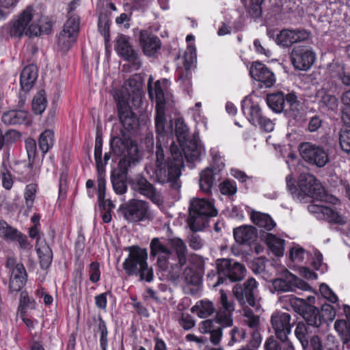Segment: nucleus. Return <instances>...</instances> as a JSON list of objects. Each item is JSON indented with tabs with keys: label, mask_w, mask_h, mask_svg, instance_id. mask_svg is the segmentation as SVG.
Masks as SVG:
<instances>
[{
	"label": "nucleus",
	"mask_w": 350,
	"mask_h": 350,
	"mask_svg": "<svg viewBox=\"0 0 350 350\" xmlns=\"http://www.w3.org/2000/svg\"><path fill=\"white\" fill-rule=\"evenodd\" d=\"M21 137V133L16 130H9L3 136L5 144H12L16 142Z\"/></svg>",
	"instance_id": "obj_62"
},
{
	"label": "nucleus",
	"mask_w": 350,
	"mask_h": 350,
	"mask_svg": "<svg viewBox=\"0 0 350 350\" xmlns=\"http://www.w3.org/2000/svg\"><path fill=\"white\" fill-rule=\"evenodd\" d=\"M301 158L310 165L323 167L329 162L328 149L311 142H304L299 145Z\"/></svg>",
	"instance_id": "obj_11"
},
{
	"label": "nucleus",
	"mask_w": 350,
	"mask_h": 350,
	"mask_svg": "<svg viewBox=\"0 0 350 350\" xmlns=\"http://www.w3.org/2000/svg\"><path fill=\"white\" fill-rule=\"evenodd\" d=\"M131 188L150 199L154 204H161L163 202V198L153 185L142 176H137L131 181Z\"/></svg>",
	"instance_id": "obj_18"
},
{
	"label": "nucleus",
	"mask_w": 350,
	"mask_h": 350,
	"mask_svg": "<svg viewBox=\"0 0 350 350\" xmlns=\"http://www.w3.org/2000/svg\"><path fill=\"white\" fill-rule=\"evenodd\" d=\"M308 209L318 219H324L329 223L340 225L346 223V219L344 217L332 208L323 205L321 202L310 204L308 206Z\"/></svg>",
	"instance_id": "obj_21"
},
{
	"label": "nucleus",
	"mask_w": 350,
	"mask_h": 350,
	"mask_svg": "<svg viewBox=\"0 0 350 350\" xmlns=\"http://www.w3.org/2000/svg\"><path fill=\"white\" fill-rule=\"evenodd\" d=\"M308 325L318 327L321 324V317L319 310L314 306H308V309L301 315Z\"/></svg>",
	"instance_id": "obj_41"
},
{
	"label": "nucleus",
	"mask_w": 350,
	"mask_h": 350,
	"mask_svg": "<svg viewBox=\"0 0 350 350\" xmlns=\"http://www.w3.org/2000/svg\"><path fill=\"white\" fill-rule=\"evenodd\" d=\"M187 253L185 243L178 237L169 238L165 243L158 238H154L150 243V254L153 256H157L158 266L162 270H167L170 265L172 267L174 263L170 261L174 260L176 257V273H179L187 262Z\"/></svg>",
	"instance_id": "obj_2"
},
{
	"label": "nucleus",
	"mask_w": 350,
	"mask_h": 350,
	"mask_svg": "<svg viewBox=\"0 0 350 350\" xmlns=\"http://www.w3.org/2000/svg\"><path fill=\"white\" fill-rule=\"evenodd\" d=\"M98 28L100 33L103 36L105 42H107L109 40V22L107 16H99Z\"/></svg>",
	"instance_id": "obj_52"
},
{
	"label": "nucleus",
	"mask_w": 350,
	"mask_h": 350,
	"mask_svg": "<svg viewBox=\"0 0 350 350\" xmlns=\"http://www.w3.org/2000/svg\"><path fill=\"white\" fill-rule=\"evenodd\" d=\"M189 129L182 118H178L175 122V133L179 145L186 142Z\"/></svg>",
	"instance_id": "obj_47"
},
{
	"label": "nucleus",
	"mask_w": 350,
	"mask_h": 350,
	"mask_svg": "<svg viewBox=\"0 0 350 350\" xmlns=\"http://www.w3.org/2000/svg\"><path fill=\"white\" fill-rule=\"evenodd\" d=\"M113 153L117 156H123L120 160V165L126 163L129 166L139 160V150L136 142L123 136L114 137L110 142Z\"/></svg>",
	"instance_id": "obj_10"
},
{
	"label": "nucleus",
	"mask_w": 350,
	"mask_h": 350,
	"mask_svg": "<svg viewBox=\"0 0 350 350\" xmlns=\"http://www.w3.org/2000/svg\"><path fill=\"white\" fill-rule=\"evenodd\" d=\"M100 265L97 262H92L90 265V280L96 283L100 280Z\"/></svg>",
	"instance_id": "obj_60"
},
{
	"label": "nucleus",
	"mask_w": 350,
	"mask_h": 350,
	"mask_svg": "<svg viewBox=\"0 0 350 350\" xmlns=\"http://www.w3.org/2000/svg\"><path fill=\"white\" fill-rule=\"evenodd\" d=\"M103 140L97 135L95 139L94 159L98 172V199L102 206H105V180L103 176L104 165L102 163Z\"/></svg>",
	"instance_id": "obj_17"
},
{
	"label": "nucleus",
	"mask_w": 350,
	"mask_h": 350,
	"mask_svg": "<svg viewBox=\"0 0 350 350\" xmlns=\"http://www.w3.org/2000/svg\"><path fill=\"white\" fill-rule=\"evenodd\" d=\"M220 179L218 172L213 170L212 167H207L200 172L199 185L200 191L206 194L211 192L213 187Z\"/></svg>",
	"instance_id": "obj_29"
},
{
	"label": "nucleus",
	"mask_w": 350,
	"mask_h": 350,
	"mask_svg": "<svg viewBox=\"0 0 350 350\" xmlns=\"http://www.w3.org/2000/svg\"><path fill=\"white\" fill-rule=\"evenodd\" d=\"M166 134L157 133L155 163L147 165L145 170L153 180L161 184L169 183L173 189L178 191L181 187L179 178L183 167V154L178 146L173 142L170 148L171 158L165 160L163 143L165 141Z\"/></svg>",
	"instance_id": "obj_1"
},
{
	"label": "nucleus",
	"mask_w": 350,
	"mask_h": 350,
	"mask_svg": "<svg viewBox=\"0 0 350 350\" xmlns=\"http://www.w3.org/2000/svg\"><path fill=\"white\" fill-rule=\"evenodd\" d=\"M77 37L72 33L62 31L57 38L58 48L62 51H68L77 41Z\"/></svg>",
	"instance_id": "obj_43"
},
{
	"label": "nucleus",
	"mask_w": 350,
	"mask_h": 350,
	"mask_svg": "<svg viewBox=\"0 0 350 350\" xmlns=\"http://www.w3.org/2000/svg\"><path fill=\"white\" fill-rule=\"evenodd\" d=\"M283 276L284 278H278L273 281L272 286L275 291H294L296 288L306 291L311 290V287L308 283L287 270L284 271Z\"/></svg>",
	"instance_id": "obj_15"
},
{
	"label": "nucleus",
	"mask_w": 350,
	"mask_h": 350,
	"mask_svg": "<svg viewBox=\"0 0 350 350\" xmlns=\"http://www.w3.org/2000/svg\"><path fill=\"white\" fill-rule=\"evenodd\" d=\"M38 78V69L33 64L25 66L21 74L20 83L21 89L27 92L33 86Z\"/></svg>",
	"instance_id": "obj_33"
},
{
	"label": "nucleus",
	"mask_w": 350,
	"mask_h": 350,
	"mask_svg": "<svg viewBox=\"0 0 350 350\" xmlns=\"http://www.w3.org/2000/svg\"><path fill=\"white\" fill-rule=\"evenodd\" d=\"M116 50L119 55L131 63V66L133 70H137L140 68L142 62L139 55L132 49L125 36H118Z\"/></svg>",
	"instance_id": "obj_22"
},
{
	"label": "nucleus",
	"mask_w": 350,
	"mask_h": 350,
	"mask_svg": "<svg viewBox=\"0 0 350 350\" xmlns=\"http://www.w3.org/2000/svg\"><path fill=\"white\" fill-rule=\"evenodd\" d=\"M252 79L262 83L260 87L271 88L275 83L274 74L263 64L254 62L250 69Z\"/></svg>",
	"instance_id": "obj_25"
},
{
	"label": "nucleus",
	"mask_w": 350,
	"mask_h": 350,
	"mask_svg": "<svg viewBox=\"0 0 350 350\" xmlns=\"http://www.w3.org/2000/svg\"><path fill=\"white\" fill-rule=\"evenodd\" d=\"M152 78L148 83V94L151 100H155L157 103L155 115V129L157 133H172V125L166 126L165 116V93L170 86V81L166 79L158 80L154 87L150 85Z\"/></svg>",
	"instance_id": "obj_6"
},
{
	"label": "nucleus",
	"mask_w": 350,
	"mask_h": 350,
	"mask_svg": "<svg viewBox=\"0 0 350 350\" xmlns=\"http://www.w3.org/2000/svg\"><path fill=\"white\" fill-rule=\"evenodd\" d=\"M37 189L38 186L35 183L29 184L25 187L24 198L25 200V204L28 208H31L33 206Z\"/></svg>",
	"instance_id": "obj_49"
},
{
	"label": "nucleus",
	"mask_w": 350,
	"mask_h": 350,
	"mask_svg": "<svg viewBox=\"0 0 350 350\" xmlns=\"http://www.w3.org/2000/svg\"><path fill=\"white\" fill-rule=\"evenodd\" d=\"M290 57L295 70L306 71L314 64L316 53L308 46H297L293 49Z\"/></svg>",
	"instance_id": "obj_13"
},
{
	"label": "nucleus",
	"mask_w": 350,
	"mask_h": 350,
	"mask_svg": "<svg viewBox=\"0 0 350 350\" xmlns=\"http://www.w3.org/2000/svg\"><path fill=\"white\" fill-rule=\"evenodd\" d=\"M179 323L183 329L189 330L195 325V321L189 314H183L179 320Z\"/></svg>",
	"instance_id": "obj_63"
},
{
	"label": "nucleus",
	"mask_w": 350,
	"mask_h": 350,
	"mask_svg": "<svg viewBox=\"0 0 350 350\" xmlns=\"http://www.w3.org/2000/svg\"><path fill=\"white\" fill-rule=\"evenodd\" d=\"M2 122L6 125H30L33 118L30 113L25 109H12L5 111L1 117Z\"/></svg>",
	"instance_id": "obj_26"
},
{
	"label": "nucleus",
	"mask_w": 350,
	"mask_h": 350,
	"mask_svg": "<svg viewBox=\"0 0 350 350\" xmlns=\"http://www.w3.org/2000/svg\"><path fill=\"white\" fill-rule=\"evenodd\" d=\"M36 251L40 259V264L42 269L48 268L53 260V252L45 239L38 237L36 242Z\"/></svg>",
	"instance_id": "obj_31"
},
{
	"label": "nucleus",
	"mask_w": 350,
	"mask_h": 350,
	"mask_svg": "<svg viewBox=\"0 0 350 350\" xmlns=\"http://www.w3.org/2000/svg\"><path fill=\"white\" fill-rule=\"evenodd\" d=\"M47 105V100L44 90L39 91L32 100V110L36 114H42Z\"/></svg>",
	"instance_id": "obj_45"
},
{
	"label": "nucleus",
	"mask_w": 350,
	"mask_h": 350,
	"mask_svg": "<svg viewBox=\"0 0 350 350\" xmlns=\"http://www.w3.org/2000/svg\"><path fill=\"white\" fill-rule=\"evenodd\" d=\"M27 272L22 263H17L12 268L10 278L9 288L10 291L18 292L25 284L27 281Z\"/></svg>",
	"instance_id": "obj_30"
},
{
	"label": "nucleus",
	"mask_w": 350,
	"mask_h": 350,
	"mask_svg": "<svg viewBox=\"0 0 350 350\" xmlns=\"http://www.w3.org/2000/svg\"><path fill=\"white\" fill-rule=\"evenodd\" d=\"M129 255L122 267L128 275L139 277L140 281L151 282L154 278L152 267L148 265V251L145 248L133 245L129 247Z\"/></svg>",
	"instance_id": "obj_4"
},
{
	"label": "nucleus",
	"mask_w": 350,
	"mask_h": 350,
	"mask_svg": "<svg viewBox=\"0 0 350 350\" xmlns=\"http://www.w3.org/2000/svg\"><path fill=\"white\" fill-rule=\"evenodd\" d=\"M258 126L261 130L269 133L273 131L275 124L272 120L263 116L259 120V122H256V126Z\"/></svg>",
	"instance_id": "obj_59"
},
{
	"label": "nucleus",
	"mask_w": 350,
	"mask_h": 350,
	"mask_svg": "<svg viewBox=\"0 0 350 350\" xmlns=\"http://www.w3.org/2000/svg\"><path fill=\"white\" fill-rule=\"evenodd\" d=\"M282 301L288 303L293 310L301 315L308 309V306H311L310 304H308L305 299L297 298L293 295L284 296L282 299Z\"/></svg>",
	"instance_id": "obj_42"
},
{
	"label": "nucleus",
	"mask_w": 350,
	"mask_h": 350,
	"mask_svg": "<svg viewBox=\"0 0 350 350\" xmlns=\"http://www.w3.org/2000/svg\"><path fill=\"white\" fill-rule=\"evenodd\" d=\"M40 22V20L35 18L33 8L31 6H27L18 18L11 23L10 34L13 37H21L24 34L31 37L38 36L42 32L49 33L51 29V24H48L49 28L43 31Z\"/></svg>",
	"instance_id": "obj_7"
},
{
	"label": "nucleus",
	"mask_w": 350,
	"mask_h": 350,
	"mask_svg": "<svg viewBox=\"0 0 350 350\" xmlns=\"http://www.w3.org/2000/svg\"><path fill=\"white\" fill-rule=\"evenodd\" d=\"M285 104L288 105L286 110L298 111L299 101L295 94H288L285 97Z\"/></svg>",
	"instance_id": "obj_61"
},
{
	"label": "nucleus",
	"mask_w": 350,
	"mask_h": 350,
	"mask_svg": "<svg viewBox=\"0 0 350 350\" xmlns=\"http://www.w3.org/2000/svg\"><path fill=\"white\" fill-rule=\"evenodd\" d=\"M310 32L305 29H283L277 33L275 42L284 47H289L295 43L308 40Z\"/></svg>",
	"instance_id": "obj_23"
},
{
	"label": "nucleus",
	"mask_w": 350,
	"mask_h": 350,
	"mask_svg": "<svg viewBox=\"0 0 350 350\" xmlns=\"http://www.w3.org/2000/svg\"><path fill=\"white\" fill-rule=\"evenodd\" d=\"M250 218L257 226L268 231L271 230L276 226L270 215L266 213L253 211L250 213Z\"/></svg>",
	"instance_id": "obj_39"
},
{
	"label": "nucleus",
	"mask_w": 350,
	"mask_h": 350,
	"mask_svg": "<svg viewBox=\"0 0 350 350\" xmlns=\"http://www.w3.org/2000/svg\"><path fill=\"white\" fill-rule=\"evenodd\" d=\"M217 269L216 272L211 271L207 274L208 285L213 288L226 282L227 280L230 282L241 280L246 271L242 264L234 260L226 258L217 260Z\"/></svg>",
	"instance_id": "obj_5"
},
{
	"label": "nucleus",
	"mask_w": 350,
	"mask_h": 350,
	"mask_svg": "<svg viewBox=\"0 0 350 350\" xmlns=\"http://www.w3.org/2000/svg\"><path fill=\"white\" fill-rule=\"evenodd\" d=\"M295 334L302 345H304L305 343H308V327L305 323L302 322H299L297 323L295 330Z\"/></svg>",
	"instance_id": "obj_51"
},
{
	"label": "nucleus",
	"mask_w": 350,
	"mask_h": 350,
	"mask_svg": "<svg viewBox=\"0 0 350 350\" xmlns=\"http://www.w3.org/2000/svg\"><path fill=\"white\" fill-rule=\"evenodd\" d=\"M139 43L144 54L148 56H153L161 48L159 38L146 30L140 31Z\"/></svg>",
	"instance_id": "obj_28"
},
{
	"label": "nucleus",
	"mask_w": 350,
	"mask_h": 350,
	"mask_svg": "<svg viewBox=\"0 0 350 350\" xmlns=\"http://www.w3.org/2000/svg\"><path fill=\"white\" fill-rule=\"evenodd\" d=\"M120 209L122 211L124 219L131 223L150 221L154 217L148 203L141 200H129L122 204Z\"/></svg>",
	"instance_id": "obj_9"
},
{
	"label": "nucleus",
	"mask_w": 350,
	"mask_h": 350,
	"mask_svg": "<svg viewBox=\"0 0 350 350\" xmlns=\"http://www.w3.org/2000/svg\"><path fill=\"white\" fill-rule=\"evenodd\" d=\"M191 311L200 319L211 316L215 312L214 304L208 299L198 301L191 308Z\"/></svg>",
	"instance_id": "obj_37"
},
{
	"label": "nucleus",
	"mask_w": 350,
	"mask_h": 350,
	"mask_svg": "<svg viewBox=\"0 0 350 350\" xmlns=\"http://www.w3.org/2000/svg\"><path fill=\"white\" fill-rule=\"evenodd\" d=\"M121 124L128 132L134 133L139 127V120L137 116L130 109L121 108L119 111Z\"/></svg>",
	"instance_id": "obj_35"
},
{
	"label": "nucleus",
	"mask_w": 350,
	"mask_h": 350,
	"mask_svg": "<svg viewBox=\"0 0 350 350\" xmlns=\"http://www.w3.org/2000/svg\"><path fill=\"white\" fill-rule=\"evenodd\" d=\"M231 340L232 342H241L245 338L246 333L244 330H241L237 327H234L230 331Z\"/></svg>",
	"instance_id": "obj_64"
},
{
	"label": "nucleus",
	"mask_w": 350,
	"mask_h": 350,
	"mask_svg": "<svg viewBox=\"0 0 350 350\" xmlns=\"http://www.w3.org/2000/svg\"><path fill=\"white\" fill-rule=\"evenodd\" d=\"M266 102L269 107L275 113L282 112L286 107L285 96L282 92L268 95Z\"/></svg>",
	"instance_id": "obj_40"
},
{
	"label": "nucleus",
	"mask_w": 350,
	"mask_h": 350,
	"mask_svg": "<svg viewBox=\"0 0 350 350\" xmlns=\"http://www.w3.org/2000/svg\"><path fill=\"white\" fill-rule=\"evenodd\" d=\"M188 224L193 231H200L205 226L208 217L217 215L213 203L204 198H193L189 208Z\"/></svg>",
	"instance_id": "obj_8"
},
{
	"label": "nucleus",
	"mask_w": 350,
	"mask_h": 350,
	"mask_svg": "<svg viewBox=\"0 0 350 350\" xmlns=\"http://www.w3.org/2000/svg\"><path fill=\"white\" fill-rule=\"evenodd\" d=\"M243 317L245 318L244 323L253 329L250 344L252 347H258L262 341V337L258 330L260 322L259 317L254 314L252 310L246 307L243 308Z\"/></svg>",
	"instance_id": "obj_27"
},
{
	"label": "nucleus",
	"mask_w": 350,
	"mask_h": 350,
	"mask_svg": "<svg viewBox=\"0 0 350 350\" xmlns=\"http://www.w3.org/2000/svg\"><path fill=\"white\" fill-rule=\"evenodd\" d=\"M220 306L216 312L215 319H208L199 324L201 333L210 334L211 342L217 345L222 337V328L231 327L233 324L232 313L234 306L232 301L228 299L224 290H220Z\"/></svg>",
	"instance_id": "obj_3"
},
{
	"label": "nucleus",
	"mask_w": 350,
	"mask_h": 350,
	"mask_svg": "<svg viewBox=\"0 0 350 350\" xmlns=\"http://www.w3.org/2000/svg\"><path fill=\"white\" fill-rule=\"evenodd\" d=\"M298 186L300 191L309 197L319 201L327 200V197L324 194V189L314 176L303 173L299 176Z\"/></svg>",
	"instance_id": "obj_14"
},
{
	"label": "nucleus",
	"mask_w": 350,
	"mask_h": 350,
	"mask_svg": "<svg viewBox=\"0 0 350 350\" xmlns=\"http://www.w3.org/2000/svg\"><path fill=\"white\" fill-rule=\"evenodd\" d=\"M80 28V18L77 15L72 14L68 17L64 25L62 31L78 36Z\"/></svg>",
	"instance_id": "obj_46"
},
{
	"label": "nucleus",
	"mask_w": 350,
	"mask_h": 350,
	"mask_svg": "<svg viewBox=\"0 0 350 350\" xmlns=\"http://www.w3.org/2000/svg\"><path fill=\"white\" fill-rule=\"evenodd\" d=\"M234 237L238 243L247 244L255 241L257 237L256 230L253 226H241L234 229Z\"/></svg>",
	"instance_id": "obj_34"
},
{
	"label": "nucleus",
	"mask_w": 350,
	"mask_h": 350,
	"mask_svg": "<svg viewBox=\"0 0 350 350\" xmlns=\"http://www.w3.org/2000/svg\"><path fill=\"white\" fill-rule=\"evenodd\" d=\"M219 189L223 195L233 196L237 191V187L234 180H227L219 185Z\"/></svg>",
	"instance_id": "obj_53"
},
{
	"label": "nucleus",
	"mask_w": 350,
	"mask_h": 350,
	"mask_svg": "<svg viewBox=\"0 0 350 350\" xmlns=\"http://www.w3.org/2000/svg\"><path fill=\"white\" fill-rule=\"evenodd\" d=\"M195 62H196L195 49L193 46H189L185 57V62H183L184 68H179L178 69L179 86L188 94H190L192 86L190 69Z\"/></svg>",
	"instance_id": "obj_16"
},
{
	"label": "nucleus",
	"mask_w": 350,
	"mask_h": 350,
	"mask_svg": "<svg viewBox=\"0 0 350 350\" xmlns=\"http://www.w3.org/2000/svg\"><path fill=\"white\" fill-rule=\"evenodd\" d=\"M268 248L275 256H282L284 253L285 240L271 233L266 234L263 237Z\"/></svg>",
	"instance_id": "obj_36"
},
{
	"label": "nucleus",
	"mask_w": 350,
	"mask_h": 350,
	"mask_svg": "<svg viewBox=\"0 0 350 350\" xmlns=\"http://www.w3.org/2000/svg\"><path fill=\"white\" fill-rule=\"evenodd\" d=\"M339 143L344 152H350V129H344L340 131Z\"/></svg>",
	"instance_id": "obj_54"
},
{
	"label": "nucleus",
	"mask_w": 350,
	"mask_h": 350,
	"mask_svg": "<svg viewBox=\"0 0 350 350\" xmlns=\"http://www.w3.org/2000/svg\"><path fill=\"white\" fill-rule=\"evenodd\" d=\"M185 280L187 284L198 285L200 282V278L198 274L191 268H186L184 271Z\"/></svg>",
	"instance_id": "obj_56"
},
{
	"label": "nucleus",
	"mask_w": 350,
	"mask_h": 350,
	"mask_svg": "<svg viewBox=\"0 0 350 350\" xmlns=\"http://www.w3.org/2000/svg\"><path fill=\"white\" fill-rule=\"evenodd\" d=\"M98 332L100 334V346L102 350H107L108 345V340H107V329L105 322L101 319H98Z\"/></svg>",
	"instance_id": "obj_50"
},
{
	"label": "nucleus",
	"mask_w": 350,
	"mask_h": 350,
	"mask_svg": "<svg viewBox=\"0 0 350 350\" xmlns=\"http://www.w3.org/2000/svg\"><path fill=\"white\" fill-rule=\"evenodd\" d=\"M306 251L299 246H294L290 250V258L292 261L299 262L303 260Z\"/></svg>",
	"instance_id": "obj_58"
},
{
	"label": "nucleus",
	"mask_w": 350,
	"mask_h": 350,
	"mask_svg": "<svg viewBox=\"0 0 350 350\" xmlns=\"http://www.w3.org/2000/svg\"><path fill=\"white\" fill-rule=\"evenodd\" d=\"M184 156L187 161L194 162L198 161L201 155L204 153V146L196 140L186 141L180 144Z\"/></svg>",
	"instance_id": "obj_32"
},
{
	"label": "nucleus",
	"mask_w": 350,
	"mask_h": 350,
	"mask_svg": "<svg viewBox=\"0 0 350 350\" xmlns=\"http://www.w3.org/2000/svg\"><path fill=\"white\" fill-rule=\"evenodd\" d=\"M54 144V133L51 129H46L39 137V146L44 153H46Z\"/></svg>",
	"instance_id": "obj_44"
},
{
	"label": "nucleus",
	"mask_w": 350,
	"mask_h": 350,
	"mask_svg": "<svg viewBox=\"0 0 350 350\" xmlns=\"http://www.w3.org/2000/svg\"><path fill=\"white\" fill-rule=\"evenodd\" d=\"M256 288V280L250 278L243 285H235L233 288V293L241 305L247 304L250 306L254 307L256 304L254 294Z\"/></svg>",
	"instance_id": "obj_20"
},
{
	"label": "nucleus",
	"mask_w": 350,
	"mask_h": 350,
	"mask_svg": "<svg viewBox=\"0 0 350 350\" xmlns=\"http://www.w3.org/2000/svg\"><path fill=\"white\" fill-rule=\"evenodd\" d=\"M316 97L322 108H326L328 110L334 111L338 107V99L330 94L325 88L319 90Z\"/></svg>",
	"instance_id": "obj_38"
},
{
	"label": "nucleus",
	"mask_w": 350,
	"mask_h": 350,
	"mask_svg": "<svg viewBox=\"0 0 350 350\" xmlns=\"http://www.w3.org/2000/svg\"><path fill=\"white\" fill-rule=\"evenodd\" d=\"M211 155L212 157V163L209 167H212L214 171L218 172V174H219V172L224 168L225 159L216 149L211 150Z\"/></svg>",
	"instance_id": "obj_48"
},
{
	"label": "nucleus",
	"mask_w": 350,
	"mask_h": 350,
	"mask_svg": "<svg viewBox=\"0 0 350 350\" xmlns=\"http://www.w3.org/2000/svg\"><path fill=\"white\" fill-rule=\"evenodd\" d=\"M290 320V314L286 312H275L271 316L272 327L277 338L282 342L284 350H288V347L294 350L292 343L288 340V335L291 332Z\"/></svg>",
	"instance_id": "obj_12"
},
{
	"label": "nucleus",
	"mask_w": 350,
	"mask_h": 350,
	"mask_svg": "<svg viewBox=\"0 0 350 350\" xmlns=\"http://www.w3.org/2000/svg\"><path fill=\"white\" fill-rule=\"evenodd\" d=\"M260 99L254 94L245 96L241 102V110L248 121L256 126V122L263 116L260 103Z\"/></svg>",
	"instance_id": "obj_19"
},
{
	"label": "nucleus",
	"mask_w": 350,
	"mask_h": 350,
	"mask_svg": "<svg viewBox=\"0 0 350 350\" xmlns=\"http://www.w3.org/2000/svg\"><path fill=\"white\" fill-rule=\"evenodd\" d=\"M319 291L322 296L332 303H336L338 300L336 295L325 284H321L319 287Z\"/></svg>",
	"instance_id": "obj_57"
},
{
	"label": "nucleus",
	"mask_w": 350,
	"mask_h": 350,
	"mask_svg": "<svg viewBox=\"0 0 350 350\" xmlns=\"http://www.w3.org/2000/svg\"><path fill=\"white\" fill-rule=\"evenodd\" d=\"M0 237L6 241L18 242L19 248L22 250L31 247L26 235L3 220L0 221Z\"/></svg>",
	"instance_id": "obj_24"
},
{
	"label": "nucleus",
	"mask_w": 350,
	"mask_h": 350,
	"mask_svg": "<svg viewBox=\"0 0 350 350\" xmlns=\"http://www.w3.org/2000/svg\"><path fill=\"white\" fill-rule=\"evenodd\" d=\"M332 68L337 69L336 75H338V79L341 81L343 85L350 86V72L344 70V68L340 64H334Z\"/></svg>",
	"instance_id": "obj_55"
}]
</instances>
